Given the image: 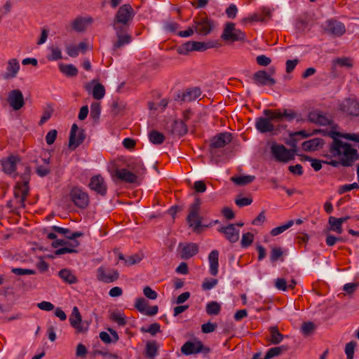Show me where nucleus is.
I'll use <instances>...</instances> for the list:
<instances>
[{"instance_id":"nucleus-20","label":"nucleus","mask_w":359,"mask_h":359,"mask_svg":"<svg viewBox=\"0 0 359 359\" xmlns=\"http://www.w3.org/2000/svg\"><path fill=\"white\" fill-rule=\"evenodd\" d=\"M20 65L16 58H11L8 60L6 71L3 74V78L6 80L12 79L17 76L20 70Z\"/></svg>"},{"instance_id":"nucleus-23","label":"nucleus","mask_w":359,"mask_h":359,"mask_svg":"<svg viewBox=\"0 0 359 359\" xmlns=\"http://www.w3.org/2000/svg\"><path fill=\"white\" fill-rule=\"evenodd\" d=\"M323 27L325 30L335 36H341L345 32L344 25L334 20L326 21Z\"/></svg>"},{"instance_id":"nucleus-29","label":"nucleus","mask_w":359,"mask_h":359,"mask_svg":"<svg viewBox=\"0 0 359 359\" xmlns=\"http://www.w3.org/2000/svg\"><path fill=\"white\" fill-rule=\"evenodd\" d=\"M128 168L131 170L133 173L136 174V178L138 180L143 176L146 172V168L140 160L130 161L127 164Z\"/></svg>"},{"instance_id":"nucleus-19","label":"nucleus","mask_w":359,"mask_h":359,"mask_svg":"<svg viewBox=\"0 0 359 359\" xmlns=\"http://www.w3.org/2000/svg\"><path fill=\"white\" fill-rule=\"evenodd\" d=\"M243 222L226 224V239L231 243H235L240 238V229L243 226Z\"/></svg>"},{"instance_id":"nucleus-61","label":"nucleus","mask_w":359,"mask_h":359,"mask_svg":"<svg viewBox=\"0 0 359 359\" xmlns=\"http://www.w3.org/2000/svg\"><path fill=\"white\" fill-rule=\"evenodd\" d=\"M36 172L40 177H45L50 173V169L47 165H39L36 168Z\"/></svg>"},{"instance_id":"nucleus-25","label":"nucleus","mask_w":359,"mask_h":359,"mask_svg":"<svg viewBox=\"0 0 359 359\" xmlns=\"http://www.w3.org/2000/svg\"><path fill=\"white\" fill-rule=\"evenodd\" d=\"M28 194L29 186H25L21 182H17L14 189V196L16 199H18V203L22 208L25 206V202Z\"/></svg>"},{"instance_id":"nucleus-46","label":"nucleus","mask_w":359,"mask_h":359,"mask_svg":"<svg viewBox=\"0 0 359 359\" xmlns=\"http://www.w3.org/2000/svg\"><path fill=\"white\" fill-rule=\"evenodd\" d=\"M193 50H194V41H188L177 48V53L181 55H187Z\"/></svg>"},{"instance_id":"nucleus-44","label":"nucleus","mask_w":359,"mask_h":359,"mask_svg":"<svg viewBox=\"0 0 359 359\" xmlns=\"http://www.w3.org/2000/svg\"><path fill=\"white\" fill-rule=\"evenodd\" d=\"M333 65L351 68L353 66V62L350 57H338L333 60Z\"/></svg>"},{"instance_id":"nucleus-64","label":"nucleus","mask_w":359,"mask_h":359,"mask_svg":"<svg viewBox=\"0 0 359 359\" xmlns=\"http://www.w3.org/2000/svg\"><path fill=\"white\" fill-rule=\"evenodd\" d=\"M143 293L146 297L150 299H156L157 293L153 290L149 286H146L143 290Z\"/></svg>"},{"instance_id":"nucleus-45","label":"nucleus","mask_w":359,"mask_h":359,"mask_svg":"<svg viewBox=\"0 0 359 359\" xmlns=\"http://www.w3.org/2000/svg\"><path fill=\"white\" fill-rule=\"evenodd\" d=\"M284 350H285V348L283 346L271 348L268 350L264 359H271L273 357L278 356L280 355Z\"/></svg>"},{"instance_id":"nucleus-30","label":"nucleus","mask_w":359,"mask_h":359,"mask_svg":"<svg viewBox=\"0 0 359 359\" xmlns=\"http://www.w3.org/2000/svg\"><path fill=\"white\" fill-rule=\"evenodd\" d=\"M224 149V136H213L210 141V153L216 154L217 150Z\"/></svg>"},{"instance_id":"nucleus-22","label":"nucleus","mask_w":359,"mask_h":359,"mask_svg":"<svg viewBox=\"0 0 359 359\" xmlns=\"http://www.w3.org/2000/svg\"><path fill=\"white\" fill-rule=\"evenodd\" d=\"M89 187L97 194L104 196L107 193V186L103 177L100 175L93 176L90 181Z\"/></svg>"},{"instance_id":"nucleus-14","label":"nucleus","mask_w":359,"mask_h":359,"mask_svg":"<svg viewBox=\"0 0 359 359\" xmlns=\"http://www.w3.org/2000/svg\"><path fill=\"white\" fill-rule=\"evenodd\" d=\"M7 101L10 107L15 111L20 109L25 104L22 93L19 89H14L9 91Z\"/></svg>"},{"instance_id":"nucleus-3","label":"nucleus","mask_w":359,"mask_h":359,"mask_svg":"<svg viewBox=\"0 0 359 359\" xmlns=\"http://www.w3.org/2000/svg\"><path fill=\"white\" fill-rule=\"evenodd\" d=\"M286 143L290 147V149L275 142L271 143L270 146L271 153L273 158L277 161L283 163L294 160L298 151L297 142L295 139H291Z\"/></svg>"},{"instance_id":"nucleus-34","label":"nucleus","mask_w":359,"mask_h":359,"mask_svg":"<svg viewBox=\"0 0 359 359\" xmlns=\"http://www.w3.org/2000/svg\"><path fill=\"white\" fill-rule=\"evenodd\" d=\"M214 25L208 20H202L197 23L196 30L201 35H207L213 29Z\"/></svg>"},{"instance_id":"nucleus-17","label":"nucleus","mask_w":359,"mask_h":359,"mask_svg":"<svg viewBox=\"0 0 359 359\" xmlns=\"http://www.w3.org/2000/svg\"><path fill=\"white\" fill-rule=\"evenodd\" d=\"M178 249L180 252V257L183 259H189L198 252V245L195 243H181Z\"/></svg>"},{"instance_id":"nucleus-50","label":"nucleus","mask_w":359,"mask_h":359,"mask_svg":"<svg viewBox=\"0 0 359 359\" xmlns=\"http://www.w3.org/2000/svg\"><path fill=\"white\" fill-rule=\"evenodd\" d=\"M210 154V161L212 163L219 164V163H222L223 161L224 156V149L217 150L215 154H214L213 153Z\"/></svg>"},{"instance_id":"nucleus-48","label":"nucleus","mask_w":359,"mask_h":359,"mask_svg":"<svg viewBox=\"0 0 359 359\" xmlns=\"http://www.w3.org/2000/svg\"><path fill=\"white\" fill-rule=\"evenodd\" d=\"M101 107L100 104L99 102H93L90 105V117L97 121L100 116Z\"/></svg>"},{"instance_id":"nucleus-24","label":"nucleus","mask_w":359,"mask_h":359,"mask_svg":"<svg viewBox=\"0 0 359 359\" xmlns=\"http://www.w3.org/2000/svg\"><path fill=\"white\" fill-rule=\"evenodd\" d=\"M115 176L121 182L126 183H135L137 182L136 174L133 173L128 168H116Z\"/></svg>"},{"instance_id":"nucleus-54","label":"nucleus","mask_w":359,"mask_h":359,"mask_svg":"<svg viewBox=\"0 0 359 359\" xmlns=\"http://www.w3.org/2000/svg\"><path fill=\"white\" fill-rule=\"evenodd\" d=\"M238 13V9L237 6L233 4H229V6L226 8V16L229 19H234L236 17Z\"/></svg>"},{"instance_id":"nucleus-60","label":"nucleus","mask_w":359,"mask_h":359,"mask_svg":"<svg viewBox=\"0 0 359 359\" xmlns=\"http://www.w3.org/2000/svg\"><path fill=\"white\" fill-rule=\"evenodd\" d=\"M217 327V325L216 323H211L208 322L202 325L201 330L203 333L208 334L214 332Z\"/></svg>"},{"instance_id":"nucleus-41","label":"nucleus","mask_w":359,"mask_h":359,"mask_svg":"<svg viewBox=\"0 0 359 359\" xmlns=\"http://www.w3.org/2000/svg\"><path fill=\"white\" fill-rule=\"evenodd\" d=\"M86 136H69L68 147L71 150L76 149L83 141Z\"/></svg>"},{"instance_id":"nucleus-10","label":"nucleus","mask_w":359,"mask_h":359,"mask_svg":"<svg viewBox=\"0 0 359 359\" xmlns=\"http://www.w3.org/2000/svg\"><path fill=\"white\" fill-rule=\"evenodd\" d=\"M69 320L76 333H85L88 331L90 323L87 320L82 321L81 315L76 306L73 308Z\"/></svg>"},{"instance_id":"nucleus-42","label":"nucleus","mask_w":359,"mask_h":359,"mask_svg":"<svg viewBox=\"0 0 359 359\" xmlns=\"http://www.w3.org/2000/svg\"><path fill=\"white\" fill-rule=\"evenodd\" d=\"M50 54L47 56V59L50 61H56L62 57V51L60 48L51 46L49 48Z\"/></svg>"},{"instance_id":"nucleus-31","label":"nucleus","mask_w":359,"mask_h":359,"mask_svg":"<svg viewBox=\"0 0 359 359\" xmlns=\"http://www.w3.org/2000/svg\"><path fill=\"white\" fill-rule=\"evenodd\" d=\"M275 114H271L273 118H276L278 122L283 121H292L297 118V115L292 110H285L281 112L279 110H275Z\"/></svg>"},{"instance_id":"nucleus-35","label":"nucleus","mask_w":359,"mask_h":359,"mask_svg":"<svg viewBox=\"0 0 359 359\" xmlns=\"http://www.w3.org/2000/svg\"><path fill=\"white\" fill-rule=\"evenodd\" d=\"M255 179L254 175H244L231 177V181L237 186H245L252 182Z\"/></svg>"},{"instance_id":"nucleus-2","label":"nucleus","mask_w":359,"mask_h":359,"mask_svg":"<svg viewBox=\"0 0 359 359\" xmlns=\"http://www.w3.org/2000/svg\"><path fill=\"white\" fill-rule=\"evenodd\" d=\"M198 116H196L190 109L183 111L182 119H172L167 123L166 128L172 133L175 135H186L187 133H194L193 126L189 125L190 121H196Z\"/></svg>"},{"instance_id":"nucleus-37","label":"nucleus","mask_w":359,"mask_h":359,"mask_svg":"<svg viewBox=\"0 0 359 359\" xmlns=\"http://www.w3.org/2000/svg\"><path fill=\"white\" fill-rule=\"evenodd\" d=\"M58 275L60 278L67 283L73 284L77 282L76 277L67 269L60 270Z\"/></svg>"},{"instance_id":"nucleus-7","label":"nucleus","mask_w":359,"mask_h":359,"mask_svg":"<svg viewBox=\"0 0 359 359\" xmlns=\"http://www.w3.org/2000/svg\"><path fill=\"white\" fill-rule=\"evenodd\" d=\"M264 117H260L257 119L256 128L262 133L271 132L274 129L273 124L278 122L276 118L271 114H275L273 110L266 109L264 111Z\"/></svg>"},{"instance_id":"nucleus-57","label":"nucleus","mask_w":359,"mask_h":359,"mask_svg":"<svg viewBox=\"0 0 359 359\" xmlns=\"http://www.w3.org/2000/svg\"><path fill=\"white\" fill-rule=\"evenodd\" d=\"M356 344L353 341H351L346 345L345 353L348 359H353L354 355V350Z\"/></svg>"},{"instance_id":"nucleus-4","label":"nucleus","mask_w":359,"mask_h":359,"mask_svg":"<svg viewBox=\"0 0 359 359\" xmlns=\"http://www.w3.org/2000/svg\"><path fill=\"white\" fill-rule=\"evenodd\" d=\"M309 119L319 125L325 126L329 124V126L326 129L316 130V132L321 133V135H351V133H341L338 126L333 123H330V121L323 114L318 111H313L309 114Z\"/></svg>"},{"instance_id":"nucleus-1","label":"nucleus","mask_w":359,"mask_h":359,"mask_svg":"<svg viewBox=\"0 0 359 359\" xmlns=\"http://www.w3.org/2000/svg\"><path fill=\"white\" fill-rule=\"evenodd\" d=\"M332 137L333 142L330 147L331 155L337 158L342 165L351 166L359 159V152L355 143L349 140H340L337 138V136Z\"/></svg>"},{"instance_id":"nucleus-11","label":"nucleus","mask_w":359,"mask_h":359,"mask_svg":"<svg viewBox=\"0 0 359 359\" xmlns=\"http://www.w3.org/2000/svg\"><path fill=\"white\" fill-rule=\"evenodd\" d=\"M340 110L349 116H359V100L355 97H348L339 105Z\"/></svg>"},{"instance_id":"nucleus-18","label":"nucleus","mask_w":359,"mask_h":359,"mask_svg":"<svg viewBox=\"0 0 359 359\" xmlns=\"http://www.w3.org/2000/svg\"><path fill=\"white\" fill-rule=\"evenodd\" d=\"M201 95V91L200 88H193L178 93L175 97V100L181 102H192L199 97Z\"/></svg>"},{"instance_id":"nucleus-63","label":"nucleus","mask_w":359,"mask_h":359,"mask_svg":"<svg viewBox=\"0 0 359 359\" xmlns=\"http://www.w3.org/2000/svg\"><path fill=\"white\" fill-rule=\"evenodd\" d=\"M31 173V168L29 166H25L24 172L21 175L20 177L22 180V184L28 186L29 182V175Z\"/></svg>"},{"instance_id":"nucleus-51","label":"nucleus","mask_w":359,"mask_h":359,"mask_svg":"<svg viewBox=\"0 0 359 359\" xmlns=\"http://www.w3.org/2000/svg\"><path fill=\"white\" fill-rule=\"evenodd\" d=\"M149 302L147 300L144 298H138L136 299L135 307L138 311L144 313V311H146Z\"/></svg>"},{"instance_id":"nucleus-33","label":"nucleus","mask_w":359,"mask_h":359,"mask_svg":"<svg viewBox=\"0 0 359 359\" xmlns=\"http://www.w3.org/2000/svg\"><path fill=\"white\" fill-rule=\"evenodd\" d=\"M144 257V255L142 252H139L134 255L129 256L128 258H125L123 254L120 253L118 255V259L120 260L124 261V263L126 266H131L140 262L143 258Z\"/></svg>"},{"instance_id":"nucleus-52","label":"nucleus","mask_w":359,"mask_h":359,"mask_svg":"<svg viewBox=\"0 0 359 359\" xmlns=\"http://www.w3.org/2000/svg\"><path fill=\"white\" fill-rule=\"evenodd\" d=\"M218 283L216 278H205L201 285L203 290L207 291L212 289Z\"/></svg>"},{"instance_id":"nucleus-58","label":"nucleus","mask_w":359,"mask_h":359,"mask_svg":"<svg viewBox=\"0 0 359 359\" xmlns=\"http://www.w3.org/2000/svg\"><path fill=\"white\" fill-rule=\"evenodd\" d=\"M283 252L280 248H273L271 252L270 259L271 262H274L279 259Z\"/></svg>"},{"instance_id":"nucleus-49","label":"nucleus","mask_w":359,"mask_h":359,"mask_svg":"<svg viewBox=\"0 0 359 359\" xmlns=\"http://www.w3.org/2000/svg\"><path fill=\"white\" fill-rule=\"evenodd\" d=\"M253 240L254 235L252 233H245L242 236L241 245L243 248H248L253 242Z\"/></svg>"},{"instance_id":"nucleus-13","label":"nucleus","mask_w":359,"mask_h":359,"mask_svg":"<svg viewBox=\"0 0 359 359\" xmlns=\"http://www.w3.org/2000/svg\"><path fill=\"white\" fill-rule=\"evenodd\" d=\"M70 197L75 205L80 208H85L89 203L87 193L79 187H74L70 192Z\"/></svg>"},{"instance_id":"nucleus-26","label":"nucleus","mask_w":359,"mask_h":359,"mask_svg":"<svg viewBox=\"0 0 359 359\" xmlns=\"http://www.w3.org/2000/svg\"><path fill=\"white\" fill-rule=\"evenodd\" d=\"M93 22V19L91 17H77L72 22V27L77 32H83Z\"/></svg>"},{"instance_id":"nucleus-21","label":"nucleus","mask_w":359,"mask_h":359,"mask_svg":"<svg viewBox=\"0 0 359 359\" xmlns=\"http://www.w3.org/2000/svg\"><path fill=\"white\" fill-rule=\"evenodd\" d=\"M204 348L205 346L200 341L196 342L188 341L182 346L181 351L183 354L189 355L201 353Z\"/></svg>"},{"instance_id":"nucleus-16","label":"nucleus","mask_w":359,"mask_h":359,"mask_svg":"<svg viewBox=\"0 0 359 359\" xmlns=\"http://www.w3.org/2000/svg\"><path fill=\"white\" fill-rule=\"evenodd\" d=\"M245 38V33L237 29L234 23H226V41H244Z\"/></svg>"},{"instance_id":"nucleus-38","label":"nucleus","mask_w":359,"mask_h":359,"mask_svg":"<svg viewBox=\"0 0 359 359\" xmlns=\"http://www.w3.org/2000/svg\"><path fill=\"white\" fill-rule=\"evenodd\" d=\"M59 69L63 74L69 77L76 76L78 74L77 68L71 64H60Z\"/></svg>"},{"instance_id":"nucleus-40","label":"nucleus","mask_w":359,"mask_h":359,"mask_svg":"<svg viewBox=\"0 0 359 359\" xmlns=\"http://www.w3.org/2000/svg\"><path fill=\"white\" fill-rule=\"evenodd\" d=\"M328 223L330 224V230L337 233L343 232L342 224L334 217H330Z\"/></svg>"},{"instance_id":"nucleus-43","label":"nucleus","mask_w":359,"mask_h":359,"mask_svg":"<svg viewBox=\"0 0 359 359\" xmlns=\"http://www.w3.org/2000/svg\"><path fill=\"white\" fill-rule=\"evenodd\" d=\"M293 224H294L293 221L290 220L283 225H280L279 226L273 228L271 231V234L273 236H278V235L283 233L285 231H286L290 227H291L293 225Z\"/></svg>"},{"instance_id":"nucleus-5","label":"nucleus","mask_w":359,"mask_h":359,"mask_svg":"<svg viewBox=\"0 0 359 359\" xmlns=\"http://www.w3.org/2000/svg\"><path fill=\"white\" fill-rule=\"evenodd\" d=\"M201 202L200 198H196L193 204L189 207V213L187 216V222L193 231L197 233H200L203 226L207 227L208 225H202V217L199 215L200 206Z\"/></svg>"},{"instance_id":"nucleus-39","label":"nucleus","mask_w":359,"mask_h":359,"mask_svg":"<svg viewBox=\"0 0 359 359\" xmlns=\"http://www.w3.org/2000/svg\"><path fill=\"white\" fill-rule=\"evenodd\" d=\"M205 311L210 316H216L221 311V305L217 302H210L207 304Z\"/></svg>"},{"instance_id":"nucleus-27","label":"nucleus","mask_w":359,"mask_h":359,"mask_svg":"<svg viewBox=\"0 0 359 359\" xmlns=\"http://www.w3.org/2000/svg\"><path fill=\"white\" fill-rule=\"evenodd\" d=\"M254 80L259 86H272L275 80L265 71H259L254 75Z\"/></svg>"},{"instance_id":"nucleus-6","label":"nucleus","mask_w":359,"mask_h":359,"mask_svg":"<svg viewBox=\"0 0 359 359\" xmlns=\"http://www.w3.org/2000/svg\"><path fill=\"white\" fill-rule=\"evenodd\" d=\"M135 12L130 4L122 5L116 12L113 24L125 26L126 28L133 20Z\"/></svg>"},{"instance_id":"nucleus-12","label":"nucleus","mask_w":359,"mask_h":359,"mask_svg":"<svg viewBox=\"0 0 359 359\" xmlns=\"http://www.w3.org/2000/svg\"><path fill=\"white\" fill-rule=\"evenodd\" d=\"M119 278V273L117 270L106 268L104 266H100L97 270V279L99 281L111 283Z\"/></svg>"},{"instance_id":"nucleus-15","label":"nucleus","mask_w":359,"mask_h":359,"mask_svg":"<svg viewBox=\"0 0 359 359\" xmlns=\"http://www.w3.org/2000/svg\"><path fill=\"white\" fill-rule=\"evenodd\" d=\"M85 89L91 94L94 99L101 100L105 95V88L96 79H93L85 85Z\"/></svg>"},{"instance_id":"nucleus-36","label":"nucleus","mask_w":359,"mask_h":359,"mask_svg":"<svg viewBox=\"0 0 359 359\" xmlns=\"http://www.w3.org/2000/svg\"><path fill=\"white\" fill-rule=\"evenodd\" d=\"M158 346L156 341H150L146 344L145 356L148 359H154L158 355Z\"/></svg>"},{"instance_id":"nucleus-32","label":"nucleus","mask_w":359,"mask_h":359,"mask_svg":"<svg viewBox=\"0 0 359 359\" xmlns=\"http://www.w3.org/2000/svg\"><path fill=\"white\" fill-rule=\"evenodd\" d=\"M218 257L219 252L216 250H212L208 255V261L210 263V273L212 276H216L218 273Z\"/></svg>"},{"instance_id":"nucleus-28","label":"nucleus","mask_w":359,"mask_h":359,"mask_svg":"<svg viewBox=\"0 0 359 359\" xmlns=\"http://www.w3.org/2000/svg\"><path fill=\"white\" fill-rule=\"evenodd\" d=\"M325 142L322 138L316 137L312 140L305 141L302 143V149L305 151L312 152L321 149Z\"/></svg>"},{"instance_id":"nucleus-56","label":"nucleus","mask_w":359,"mask_h":359,"mask_svg":"<svg viewBox=\"0 0 359 359\" xmlns=\"http://www.w3.org/2000/svg\"><path fill=\"white\" fill-rule=\"evenodd\" d=\"M235 203L238 207H244L250 205L252 203V198L239 196L235 200Z\"/></svg>"},{"instance_id":"nucleus-9","label":"nucleus","mask_w":359,"mask_h":359,"mask_svg":"<svg viewBox=\"0 0 359 359\" xmlns=\"http://www.w3.org/2000/svg\"><path fill=\"white\" fill-rule=\"evenodd\" d=\"M21 163V158L19 155L10 154L2 158L0 160V164L4 173L16 177L18 174L16 172L17 165Z\"/></svg>"},{"instance_id":"nucleus-8","label":"nucleus","mask_w":359,"mask_h":359,"mask_svg":"<svg viewBox=\"0 0 359 359\" xmlns=\"http://www.w3.org/2000/svg\"><path fill=\"white\" fill-rule=\"evenodd\" d=\"M112 27L116 32L117 38L116 41L113 44L112 50L116 53L117 50L130 43L131 36L128 32V28L125 26H120V25L112 24Z\"/></svg>"},{"instance_id":"nucleus-55","label":"nucleus","mask_w":359,"mask_h":359,"mask_svg":"<svg viewBox=\"0 0 359 359\" xmlns=\"http://www.w3.org/2000/svg\"><path fill=\"white\" fill-rule=\"evenodd\" d=\"M11 272L17 276L34 275L36 273V271L33 269L21 268H13Z\"/></svg>"},{"instance_id":"nucleus-47","label":"nucleus","mask_w":359,"mask_h":359,"mask_svg":"<svg viewBox=\"0 0 359 359\" xmlns=\"http://www.w3.org/2000/svg\"><path fill=\"white\" fill-rule=\"evenodd\" d=\"M270 341L273 344H279L283 339V335L276 327H271L270 330Z\"/></svg>"},{"instance_id":"nucleus-59","label":"nucleus","mask_w":359,"mask_h":359,"mask_svg":"<svg viewBox=\"0 0 359 359\" xmlns=\"http://www.w3.org/2000/svg\"><path fill=\"white\" fill-rule=\"evenodd\" d=\"M111 319L121 326H124L126 324L125 318L121 314L117 313H111Z\"/></svg>"},{"instance_id":"nucleus-62","label":"nucleus","mask_w":359,"mask_h":359,"mask_svg":"<svg viewBox=\"0 0 359 359\" xmlns=\"http://www.w3.org/2000/svg\"><path fill=\"white\" fill-rule=\"evenodd\" d=\"M315 325L311 322L304 323L302 326V332L304 334L308 335L314 330Z\"/></svg>"},{"instance_id":"nucleus-53","label":"nucleus","mask_w":359,"mask_h":359,"mask_svg":"<svg viewBox=\"0 0 359 359\" xmlns=\"http://www.w3.org/2000/svg\"><path fill=\"white\" fill-rule=\"evenodd\" d=\"M161 326L158 323H152L149 325L148 328H145L142 327L140 330L142 332L146 333H150L151 335H155L157 332H159L161 331Z\"/></svg>"}]
</instances>
